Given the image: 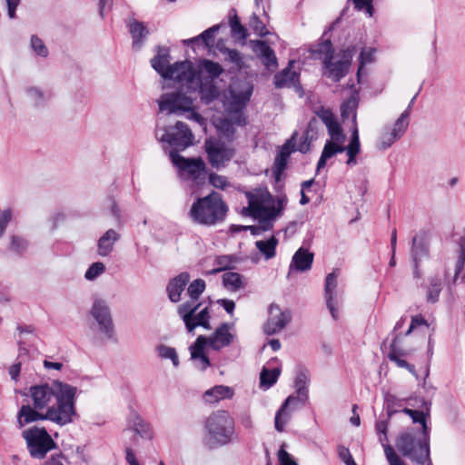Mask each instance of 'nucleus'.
Listing matches in <instances>:
<instances>
[{
    "instance_id": "36",
    "label": "nucleus",
    "mask_w": 465,
    "mask_h": 465,
    "mask_svg": "<svg viewBox=\"0 0 465 465\" xmlns=\"http://www.w3.org/2000/svg\"><path fill=\"white\" fill-rule=\"evenodd\" d=\"M281 373L280 368L268 369L263 367L260 373V386L267 390L272 387L278 380Z\"/></svg>"
},
{
    "instance_id": "47",
    "label": "nucleus",
    "mask_w": 465,
    "mask_h": 465,
    "mask_svg": "<svg viewBox=\"0 0 465 465\" xmlns=\"http://www.w3.org/2000/svg\"><path fill=\"white\" fill-rule=\"evenodd\" d=\"M377 50L374 47H365L361 50L360 54V65L358 69V77L361 74L362 67L368 64H371L374 61V55Z\"/></svg>"
},
{
    "instance_id": "44",
    "label": "nucleus",
    "mask_w": 465,
    "mask_h": 465,
    "mask_svg": "<svg viewBox=\"0 0 465 465\" xmlns=\"http://www.w3.org/2000/svg\"><path fill=\"white\" fill-rule=\"evenodd\" d=\"M237 262V259L232 255H221L216 257L214 264L217 266L211 271L210 273H217L219 272L228 270L232 264Z\"/></svg>"
},
{
    "instance_id": "48",
    "label": "nucleus",
    "mask_w": 465,
    "mask_h": 465,
    "mask_svg": "<svg viewBox=\"0 0 465 465\" xmlns=\"http://www.w3.org/2000/svg\"><path fill=\"white\" fill-rule=\"evenodd\" d=\"M218 25H213L209 29L203 31L197 37L192 38L187 42L193 43L198 42L199 40L203 41L206 46H211L213 44L214 34L218 30Z\"/></svg>"
},
{
    "instance_id": "56",
    "label": "nucleus",
    "mask_w": 465,
    "mask_h": 465,
    "mask_svg": "<svg viewBox=\"0 0 465 465\" xmlns=\"http://www.w3.org/2000/svg\"><path fill=\"white\" fill-rule=\"evenodd\" d=\"M356 106H357V100L355 97H351L350 99H348L341 106V114L343 117H346L348 116L350 114H352V116H353V125L356 124H357V122H356V113H355V109H356Z\"/></svg>"
},
{
    "instance_id": "64",
    "label": "nucleus",
    "mask_w": 465,
    "mask_h": 465,
    "mask_svg": "<svg viewBox=\"0 0 465 465\" xmlns=\"http://www.w3.org/2000/svg\"><path fill=\"white\" fill-rule=\"evenodd\" d=\"M355 8L358 10H365L370 15H372L371 0H351Z\"/></svg>"
},
{
    "instance_id": "6",
    "label": "nucleus",
    "mask_w": 465,
    "mask_h": 465,
    "mask_svg": "<svg viewBox=\"0 0 465 465\" xmlns=\"http://www.w3.org/2000/svg\"><path fill=\"white\" fill-rule=\"evenodd\" d=\"M207 444L210 448H217L232 443L238 440L235 432V422L226 411H216L205 420Z\"/></svg>"
},
{
    "instance_id": "33",
    "label": "nucleus",
    "mask_w": 465,
    "mask_h": 465,
    "mask_svg": "<svg viewBox=\"0 0 465 465\" xmlns=\"http://www.w3.org/2000/svg\"><path fill=\"white\" fill-rule=\"evenodd\" d=\"M223 286L230 292H237L247 285L245 278L238 272H227L223 275Z\"/></svg>"
},
{
    "instance_id": "23",
    "label": "nucleus",
    "mask_w": 465,
    "mask_h": 465,
    "mask_svg": "<svg viewBox=\"0 0 465 465\" xmlns=\"http://www.w3.org/2000/svg\"><path fill=\"white\" fill-rule=\"evenodd\" d=\"M127 28L132 37V48L135 51L140 50L150 34L147 25L143 22L130 18L127 23Z\"/></svg>"
},
{
    "instance_id": "43",
    "label": "nucleus",
    "mask_w": 465,
    "mask_h": 465,
    "mask_svg": "<svg viewBox=\"0 0 465 465\" xmlns=\"http://www.w3.org/2000/svg\"><path fill=\"white\" fill-rule=\"evenodd\" d=\"M326 127L330 135V139L328 141L344 143L346 137L337 119L331 122V124H329L326 125Z\"/></svg>"
},
{
    "instance_id": "15",
    "label": "nucleus",
    "mask_w": 465,
    "mask_h": 465,
    "mask_svg": "<svg viewBox=\"0 0 465 465\" xmlns=\"http://www.w3.org/2000/svg\"><path fill=\"white\" fill-rule=\"evenodd\" d=\"M181 90L163 94L157 100L159 111L166 113L167 114H182L193 108V98L189 94L190 93H183L185 86L182 87L179 84Z\"/></svg>"
},
{
    "instance_id": "62",
    "label": "nucleus",
    "mask_w": 465,
    "mask_h": 465,
    "mask_svg": "<svg viewBox=\"0 0 465 465\" xmlns=\"http://www.w3.org/2000/svg\"><path fill=\"white\" fill-rule=\"evenodd\" d=\"M338 455L339 458L346 464V465H357L349 450L345 446L340 445L338 447Z\"/></svg>"
},
{
    "instance_id": "16",
    "label": "nucleus",
    "mask_w": 465,
    "mask_h": 465,
    "mask_svg": "<svg viewBox=\"0 0 465 465\" xmlns=\"http://www.w3.org/2000/svg\"><path fill=\"white\" fill-rule=\"evenodd\" d=\"M65 417L66 415L64 414L63 417L56 415L54 411L43 412L36 409L33 404H23L17 412L16 420L17 426L21 429L29 423L39 420H50L55 424L64 426Z\"/></svg>"
},
{
    "instance_id": "20",
    "label": "nucleus",
    "mask_w": 465,
    "mask_h": 465,
    "mask_svg": "<svg viewBox=\"0 0 465 465\" xmlns=\"http://www.w3.org/2000/svg\"><path fill=\"white\" fill-rule=\"evenodd\" d=\"M338 272L333 271L329 273L325 279L324 285V297L326 300V305L334 320L339 318V299L336 292Z\"/></svg>"
},
{
    "instance_id": "30",
    "label": "nucleus",
    "mask_w": 465,
    "mask_h": 465,
    "mask_svg": "<svg viewBox=\"0 0 465 465\" xmlns=\"http://www.w3.org/2000/svg\"><path fill=\"white\" fill-rule=\"evenodd\" d=\"M190 280V275L187 272H182L177 277L173 278L167 286L169 299L173 302H177L181 299V293L184 290L186 284Z\"/></svg>"
},
{
    "instance_id": "46",
    "label": "nucleus",
    "mask_w": 465,
    "mask_h": 465,
    "mask_svg": "<svg viewBox=\"0 0 465 465\" xmlns=\"http://www.w3.org/2000/svg\"><path fill=\"white\" fill-rule=\"evenodd\" d=\"M232 35L234 38L244 41L248 36L247 29L241 25L239 18L235 15L230 21Z\"/></svg>"
},
{
    "instance_id": "38",
    "label": "nucleus",
    "mask_w": 465,
    "mask_h": 465,
    "mask_svg": "<svg viewBox=\"0 0 465 465\" xmlns=\"http://www.w3.org/2000/svg\"><path fill=\"white\" fill-rule=\"evenodd\" d=\"M200 303L195 300H192L185 303H183L178 308V313L182 317L186 327H189V322L193 317L194 312L199 308Z\"/></svg>"
},
{
    "instance_id": "7",
    "label": "nucleus",
    "mask_w": 465,
    "mask_h": 465,
    "mask_svg": "<svg viewBox=\"0 0 465 465\" xmlns=\"http://www.w3.org/2000/svg\"><path fill=\"white\" fill-rule=\"evenodd\" d=\"M430 434L421 432L416 435L411 431H405L399 435L396 440L398 450L411 461L420 465H431L429 447Z\"/></svg>"
},
{
    "instance_id": "5",
    "label": "nucleus",
    "mask_w": 465,
    "mask_h": 465,
    "mask_svg": "<svg viewBox=\"0 0 465 465\" xmlns=\"http://www.w3.org/2000/svg\"><path fill=\"white\" fill-rule=\"evenodd\" d=\"M227 212L228 206L223 201L222 195L213 192L193 203L189 217L195 223L213 226L223 221Z\"/></svg>"
},
{
    "instance_id": "35",
    "label": "nucleus",
    "mask_w": 465,
    "mask_h": 465,
    "mask_svg": "<svg viewBox=\"0 0 465 465\" xmlns=\"http://www.w3.org/2000/svg\"><path fill=\"white\" fill-rule=\"evenodd\" d=\"M278 243L279 240L275 236H271L267 240L256 241L255 246L264 256L265 260H270L275 256Z\"/></svg>"
},
{
    "instance_id": "29",
    "label": "nucleus",
    "mask_w": 465,
    "mask_h": 465,
    "mask_svg": "<svg viewBox=\"0 0 465 465\" xmlns=\"http://www.w3.org/2000/svg\"><path fill=\"white\" fill-rule=\"evenodd\" d=\"M232 396L233 390L231 387L225 385H216L207 390L203 393V399L206 403L214 404L220 401L231 399Z\"/></svg>"
},
{
    "instance_id": "61",
    "label": "nucleus",
    "mask_w": 465,
    "mask_h": 465,
    "mask_svg": "<svg viewBox=\"0 0 465 465\" xmlns=\"http://www.w3.org/2000/svg\"><path fill=\"white\" fill-rule=\"evenodd\" d=\"M316 115L324 123L325 125L331 124L336 117L333 113L323 106H321L319 109L315 111Z\"/></svg>"
},
{
    "instance_id": "51",
    "label": "nucleus",
    "mask_w": 465,
    "mask_h": 465,
    "mask_svg": "<svg viewBox=\"0 0 465 465\" xmlns=\"http://www.w3.org/2000/svg\"><path fill=\"white\" fill-rule=\"evenodd\" d=\"M223 53L227 55L226 60L234 64L237 69H242L243 67V56L239 51L235 49L224 48Z\"/></svg>"
},
{
    "instance_id": "45",
    "label": "nucleus",
    "mask_w": 465,
    "mask_h": 465,
    "mask_svg": "<svg viewBox=\"0 0 465 465\" xmlns=\"http://www.w3.org/2000/svg\"><path fill=\"white\" fill-rule=\"evenodd\" d=\"M202 69L208 74V77H204L203 79H209L213 82V79L218 77L223 73V68L218 63L204 60L202 64Z\"/></svg>"
},
{
    "instance_id": "25",
    "label": "nucleus",
    "mask_w": 465,
    "mask_h": 465,
    "mask_svg": "<svg viewBox=\"0 0 465 465\" xmlns=\"http://www.w3.org/2000/svg\"><path fill=\"white\" fill-rule=\"evenodd\" d=\"M429 242L424 233L416 234L411 241V258L412 263H420L429 257Z\"/></svg>"
},
{
    "instance_id": "3",
    "label": "nucleus",
    "mask_w": 465,
    "mask_h": 465,
    "mask_svg": "<svg viewBox=\"0 0 465 465\" xmlns=\"http://www.w3.org/2000/svg\"><path fill=\"white\" fill-rule=\"evenodd\" d=\"M230 98L225 104L226 115L213 120L215 127L227 137L234 133V125L242 126L246 124L243 110L252 94V86L247 83L234 84L230 88Z\"/></svg>"
},
{
    "instance_id": "32",
    "label": "nucleus",
    "mask_w": 465,
    "mask_h": 465,
    "mask_svg": "<svg viewBox=\"0 0 465 465\" xmlns=\"http://www.w3.org/2000/svg\"><path fill=\"white\" fill-rule=\"evenodd\" d=\"M310 382V373L306 370L298 371L295 378V387L299 402L303 405L308 399V384Z\"/></svg>"
},
{
    "instance_id": "11",
    "label": "nucleus",
    "mask_w": 465,
    "mask_h": 465,
    "mask_svg": "<svg viewBox=\"0 0 465 465\" xmlns=\"http://www.w3.org/2000/svg\"><path fill=\"white\" fill-rule=\"evenodd\" d=\"M22 436L27 450L34 459H44L47 452L56 448V443L45 428L36 426L25 430Z\"/></svg>"
},
{
    "instance_id": "55",
    "label": "nucleus",
    "mask_w": 465,
    "mask_h": 465,
    "mask_svg": "<svg viewBox=\"0 0 465 465\" xmlns=\"http://www.w3.org/2000/svg\"><path fill=\"white\" fill-rule=\"evenodd\" d=\"M31 47L35 53L41 57H46L48 55L47 47L43 40L36 35L31 37Z\"/></svg>"
},
{
    "instance_id": "13",
    "label": "nucleus",
    "mask_w": 465,
    "mask_h": 465,
    "mask_svg": "<svg viewBox=\"0 0 465 465\" xmlns=\"http://www.w3.org/2000/svg\"><path fill=\"white\" fill-rule=\"evenodd\" d=\"M155 137L159 142L166 143L177 149L183 150L193 144V134L188 126L178 121L175 125L164 127L157 125Z\"/></svg>"
},
{
    "instance_id": "4",
    "label": "nucleus",
    "mask_w": 465,
    "mask_h": 465,
    "mask_svg": "<svg viewBox=\"0 0 465 465\" xmlns=\"http://www.w3.org/2000/svg\"><path fill=\"white\" fill-rule=\"evenodd\" d=\"M151 65L164 79L173 80L180 84L187 82L191 88L197 86V81L193 77V63L183 61L170 64L168 48L158 47L156 55L151 59Z\"/></svg>"
},
{
    "instance_id": "63",
    "label": "nucleus",
    "mask_w": 465,
    "mask_h": 465,
    "mask_svg": "<svg viewBox=\"0 0 465 465\" xmlns=\"http://www.w3.org/2000/svg\"><path fill=\"white\" fill-rule=\"evenodd\" d=\"M12 219L11 209H5L0 213V238L5 234V229Z\"/></svg>"
},
{
    "instance_id": "12",
    "label": "nucleus",
    "mask_w": 465,
    "mask_h": 465,
    "mask_svg": "<svg viewBox=\"0 0 465 465\" xmlns=\"http://www.w3.org/2000/svg\"><path fill=\"white\" fill-rule=\"evenodd\" d=\"M172 163L179 169L180 177L199 185L205 181L206 165L202 158H185L174 151L170 153Z\"/></svg>"
},
{
    "instance_id": "14",
    "label": "nucleus",
    "mask_w": 465,
    "mask_h": 465,
    "mask_svg": "<svg viewBox=\"0 0 465 465\" xmlns=\"http://www.w3.org/2000/svg\"><path fill=\"white\" fill-rule=\"evenodd\" d=\"M89 313L95 322L96 330L101 338L105 341H115L114 324L107 302L101 298H95Z\"/></svg>"
},
{
    "instance_id": "1",
    "label": "nucleus",
    "mask_w": 465,
    "mask_h": 465,
    "mask_svg": "<svg viewBox=\"0 0 465 465\" xmlns=\"http://www.w3.org/2000/svg\"><path fill=\"white\" fill-rule=\"evenodd\" d=\"M77 389L62 381L32 386L29 396L32 404L43 412L54 411L56 415H66L64 425L73 421L75 416L74 401Z\"/></svg>"
},
{
    "instance_id": "24",
    "label": "nucleus",
    "mask_w": 465,
    "mask_h": 465,
    "mask_svg": "<svg viewBox=\"0 0 465 465\" xmlns=\"http://www.w3.org/2000/svg\"><path fill=\"white\" fill-rule=\"evenodd\" d=\"M253 52L268 70H274L278 66L274 51L262 40L251 42Z\"/></svg>"
},
{
    "instance_id": "41",
    "label": "nucleus",
    "mask_w": 465,
    "mask_h": 465,
    "mask_svg": "<svg viewBox=\"0 0 465 465\" xmlns=\"http://www.w3.org/2000/svg\"><path fill=\"white\" fill-rule=\"evenodd\" d=\"M294 139H295V137L292 136V139L289 140L282 146V150L280 151V153H278V155L275 158V166H276L278 173L282 172L287 164L288 158H289L291 153L293 151V149H292L291 147H292V142Z\"/></svg>"
},
{
    "instance_id": "53",
    "label": "nucleus",
    "mask_w": 465,
    "mask_h": 465,
    "mask_svg": "<svg viewBox=\"0 0 465 465\" xmlns=\"http://www.w3.org/2000/svg\"><path fill=\"white\" fill-rule=\"evenodd\" d=\"M249 26L259 36H264L268 34L266 26L255 14L251 16Z\"/></svg>"
},
{
    "instance_id": "50",
    "label": "nucleus",
    "mask_w": 465,
    "mask_h": 465,
    "mask_svg": "<svg viewBox=\"0 0 465 465\" xmlns=\"http://www.w3.org/2000/svg\"><path fill=\"white\" fill-rule=\"evenodd\" d=\"M205 289V282L202 279H197L192 282L187 289V292L192 300L198 301L200 294Z\"/></svg>"
},
{
    "instance_id": "19",
    "label": "nucleus",
    "mask_w": 465,
    "mask_h": 465,
    "mask_svg": "<svg viewBox=\"0 0 465 465\" xmlns=\"http://www.w3.org/2000/svg\"><path fill=\"white\" fill-rule=\"evenodd\" d=\"M193 77L197 81V86L195 88L189 87L187 82H183V84H181L182 87L185 86V91H187V93L192 94L199 91L202 102L206 104H210L219 96V89L213 82L209 79H203L201 74L197 72L194 67Z\"/></svg>"
},
{
    "instance_id": "37",
    "label": "nucleus",
    "mask_w": 465,
    "mask_h": 465,
    "mask_svg": "<svg viewBox=\"0 0 465 465\" xmlns=\"http://www.w3.org/2000/svg\"><path fill=\"white\" fill-rule=\"evenodd\" d=\"M442 279L439 276H434L430 279L426 300L428 302L435 303L439 301L440 293L442 290Z\"/></svg>"
},
{
    "instance_id": "52",
    "label": "nucleus",
    "mask_w": 465,
    "mask_h": 465,
    "mask_svg": "<svg viewBox=\"0 0 465 465\" xmlns=\"http://www.w3.org/2000/svg\"><path fill=\"white\" fill-rule=\"evenodd\" d=\"M105 271V266L101 262H94L90 265L87 271L84 273V278L87 281H94Z\"/></svg>"
},
{
    "instance_id": "58",
    "label": "nucleus",
    "mask_w": 465,
    "mask_h": 465,
    "mask_svg": "<svg viewBox=\"0 0 465 465\" xmlns=\"http://www.w3.org/2000/svg\"><path fill=\"white\" fill-rule=\"evenodd\" d=\"M389 359L393 361L398 367L407 369L411 373L416 375L415 367L408 363L405 360L401 359L394 351L389 353Z\"/></svg>"
},
{
    "instance_id": "31",
    "label": "nucleus",
    "mask_w": 465,
    "mask_h": 465,
    "mask_svg": "<svg viewBox=\"0 0 465 465\" xmlns=\"http://www.w3.org/2000/svg\"><path fill=\"white\" fill-rule=\"evenodd\" d=\"M292 64L291 61L287 68L274 75V84L277 88L296 86L299 84V74L291 70Z\"/></svg>"
},
{
    "instance_id": "60",
    "label": "nucleus",
    "mask_w": 465,
    "mask_h": 465,
    "mask_svg": "<svg viewBox=\"0 0 465 465\" xmlns=\"http://www.w3.org/2000/svg\"><path fill=\"white\" fill-rule=\"evenodd\" d=\"M29 99L35 104L40 105L45 101V94L36 87H30L26 91Z\"/></svg>"
},
{
    "instance_id": "42",
    "label": "nucleus",
    "mask_w": 465,
    "mask_h": 465,
    "mask_svg": "<svg viewBox=\"0 0 465 465\" xmlns=\"http://www.w3.org/2000/svg\"><path fill=\"white\" fill-rule=\"evenodd\" d=\"M129 428L142 437L149 436V425L136 413L130 417Z\"/></svg>"
},
{
    "instance_id": "40",
    "label": "nucleus",
    "mask_w": 465,
    "mask_h": 465,
    "mask_svg": "<svg viewBox=\"0 0 465 465\" xmlns=\"http://www.w3.org/2000/svg\"><path fill=\"white\" fill-rule=\"evenodd\" d=\"M155 351L158 357L163 360H170L174 368H177L180 364L177 351L174 348L167 346L165 344H159L156 346Z\"/></svg>"
},
{
    "instance_id": "22",
    "label": "nucleus",
    "mask_w": 465,
    "mask_h": 465,
    "mask_svg": "<svg viewBox=\"0 0 465 465\" xmlns=\"http://www.w3.org/2000/svg\"><path fill=\"white\" fill-rule=\"evenodd\" d=\"M233 324L230 323H223L221 324L215 331L207 339L210 347L213 350H221L224 347L229 346L233 339L234 333Z\"/></svg>"
},
{
    "instance_id": "34",
    "label": "nucleus",
    "mask_w": 465,
    "mask_h": 465,
    "mask_svg": "<svg viewBox=\"0 0 465 465\" xmlns=\"http://www.w3.org/2000/svg\"><path fill=\"white\" fill-rule=\"evenodd\" d=\"M401 411L409 415L411 418L413 423H420L421 425V432H423L425 435L430 434V428L427 424V418L430 416L429 407H426L425 411H417L404 408Z\"/></svg>"
},
{
    "instance_id": "49",
    "label": "nucleus",
    "mask_w": 465,
    "mask_h": 465,
    "mask_svg": "<svg viewBox=\"0 0 465 465\" xmlns=\"http://www.w3.org/2000/svg\"><path fill=\"white\" fill-rule=\"evenodd\" d=\"M208 343L206 337L200 335L195 342L190 346L191 357L193 360H197L198 356L204 355L203 351Z\"/></svg>"
},
{
    "instance_id": "54",
    "label": "nucleus",
    "mask_w": 465,
    "mask_h": 465,
    "mask_svg": "<svg viewBox=\"0 0 465 465\" xmlns=\"http://www.w3.org/2000/svg\"><path fill=\"white\" fill-rule=\"evenodd\" d=\"M28 247V242L24 237L14 235L11 237L10 250L16 253H23Z\"/></svg>"
},
{
    "instance_id": "26",
    "label": "nucleus",
    "mask_w": 465,
    "mask_h": 465,
    "mask_svg": "<svg viewBox=\"0 0 465 465\" xmlns=\"http://www.w3.org/2000/svg\"><path fill=\"white\" fill-rule=\"evenodd\" d=\"M313 253L307 249L302 247L298 249L292 256L288 275H290L292 271L305 272L310 270L313 262Z\"/></svg>"
},
{
    "instance_id": "17",
    "label": "nucleus",
    "mask_w": 465,
    "mask_h": 465,
    "mask_svg": "<svg viewBox=\"0 0 465 465\" xmlns=\"http://www.w3.org/2000/svg\"><path fill=\"white\" fill-rule=\"evenodd\" d=\"M204 148L210 164L215 169L224 167L234 155V150L229 144L213 138L205 141Z\"/></svg>"
},
{
    "instance_id": "18",
    "label": "nucleus",
    "mask_w": 465,
    "mask_h": 465,
    "mask_svg": "<svg viewBox=\"0 0 465 465\" xmlns=\"http://www.w3.org/2000/svg\"><path fill=\"white\" fill-rule=\"evenodd\" d=\"M292 313L289 310L282 311L277 304H271L268 319L263 325V331L272 335L282 331L291 322Z\"/></svg>"
},
{
    "instance_id": "59",
    "label": "nucleus",
    "mask_w": 465,
    "mask_h": 465,
    "mask_svg": "<svg viewBox=\"0 0 465 465\" xmlns=\"http://www.w3.org/2000/svg\"><path fill=\"white\" fill-rule=\"evenodd\" d=\"M209 183L216 188L224 190L230 186V183L227 178L223 175H219L217 173H212L209 174Z\"/></svg>"
},
{
    "instance_id": "27",
    "label": "nucleus",
    "mask_w": 465,
    "mask_h": 465,
    "mask_svg": "<svg viewBox=\"0 0 465 465\" xmlns=\"http://www.w3.org/2000/svg\"><path fill=\"white\" fill-rule=\"evenodd\" d=\"M376 430L380 434V441L383 446L384 454L390 465H406L404 461L399 457V455L394 451L391 446L387 444V422L379 421L376 424Z\"/></svg>"
},
{
    "instance_id": "10",
    "label": "nucleus",
    "mask_w": 465,
    "mask_h": 465,
    "mask_svg": "<svg viewBox=\"0 0 465 465\" xmlns=\"http://www.w3.org/2000/svg\"><path fill=\"white\" fill-rule=\"evenodd\" d=\"M416 94L408 104V107L400 114L392 124L385 125L377 141L379 150H387L391 148L395 142L400 140L407 132L410 125V116L412 105L416 100Z\"/></svg>"
},
{
    "instance_id": "2",
    "label": "nucleus",
    "mask_w": 465,
    "mask_h": 465,
    "mask_svg": "<svg viewBox=\"0 0 465 465\" xmlns=\"http://www.w3.org/2000/svg\"><path fill=\"white\" fill-rule=\"evenodd\" d=\"M248 206L243 213L252 216L262 224V230H271L273 222L282 214L287 203L286 197L275 199L268 190L258 188L245 193Z\"/></svg>"
},
{
    "instance_id": "9",
    "label": "nucleus",
    "mask_w": 465,
    "mask_h": 465,
    "mask_svg": "<svg viewBox=\"0 0 465 465\" xmlns=\"http://www.w3.org/2000/svg\"><path fill=\"white\" fill-rule=\"evenodd\" d=\"M331 48V44L330 41H326L322 44L321 50L326 51L323 58V64L327 69V76L331 78L333 81L338 82L348 73L356 49L354 46H349L346 49L341 50L337 55H333V52Z\"/></svg>"
},
{
    "instance_id": "28",
    "label": "nucleus",
    "mask_w": 465,
    "mask_h": 465,
    "mask_svg": "<svg viewBox=\"0 0 465 465\" xmlns=\"http://www.w3.org/2000/svg\"><path fill=\"white\" fill-rule=\"evenodd\" d=\"M120 239V234L114 229L107 230L98 240L97 252L100 256H108L114 250L115 242Z\"/></svg>"
},
{
    "instance_id": "39",
    "label": "nucleus",
    "mask_w": 465,
    "mask_h": 465,
    "mask_svg": "<svg viewBox=\"0 0 465 465\" xmlns=\"http://www.w3.org/2000/svg\"><path fill=\"white\" fill-rule=\"evenodd\" d=\"M209 312L207 308L201 310L197 315L193 314V317L189 322V327H186L188 331L192 332L197 326H202L205 329H210L209 323Z\"/></svg>"
},
{
    "instance_id": "57",
    "label": "nucleus",
    "mask_w": 465,
    "mask_h": 465,
    "mask_svg": "<svg viewBox=\"0 0 465 465\" xmlns=\"http://www.w3.org/2000/svg\"><path fill=\"white\" fill-rule=\"evenodd\" d=\"M465 265V238L461 239L460 242V250L458 260L455 265V278L463 271Z\"/></svg>"
},
{
    "instance_id": "21",
    "label": "nucleus",
    "mask_w": 465,
    "mask_h": 465,
    "mask_svg": "<svg viewBox=\"0 0 465 465\" xmlns=\"http://www.w3.org/2000/svg\"><path fill=\"white\" fill-rule=\"evenodd\" d=\"M300 404L299 398L294 395H290L286 398L275 414L274 427L277 431L282 432L284 430L285 426L292 419V413Z\"/></svg>"
},
{
    "instance_id": "8",
    "label": "nucleus",
    "mask_w": 465,
    "mask_h": 465,
    "mask_svg": "<svg viewBox=\"0 0 465 465\" xmlns=\"http://www.w3.org/2000/svg\"><path fill=\"white\" fill-rule=\"evenodd\" d=\"M361 147L359 129L358 125L355 124L351 128L350 141L347 145H343V143L338 142L326 141L317 163V171L324 168L329 159L343 152H345L347 155L346 164L349 167H353L358 164L357 155L361 153Z\"/></svg>"
}]
</instances>
